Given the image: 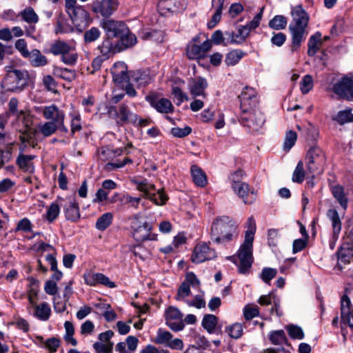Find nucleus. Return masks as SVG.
Listing matches in <instances>:
<instances>
[{"instance_id": "obj_58", "label": "nucleus", "mask_w": 353, "mask_h": 353, "mask_svg": "<svg viewBox=\"0 0 353 353\" xmlns=\"http://www.w3.org/2000/svg\"><path fill=\"white\" fill-rule=\"evenodd\" d=\"M121 43L125 48H129L134 46L137 43L136 36L128 31L124 32L123 34H121Z\"/></svg>"}, {"instance_id": "obj_44", "label": "nucleus", "mask_w": 353, "mask_h": 353, "mask_svg": "<svg viewBox=\"0 0 353 353\" xmlns=\"http://www.w3.org/2000/svg\"><path fill=\"white\" fill-rule=\"evenodd\" d=\"M72 30V28L67 23L64 16L60 13L57 19V25L55 28L56 34L68 33Z\"/></svg>"}, {"instance_id": "obj_49", "label": "nucleus", "mask_w": 353, "mask_h": 353, "mask_svg": "<svg viewBox=\"0 0 353 353\" xmlns=\"http://www.w3.org/2000/svg\"><path fill=\"white\" fill-rule=\"evenodd\" d=\"M70 49V46L64 41H57L50 46V52L54 56L61 55Z\"/></svg>"}, {"instance_id": "obj_50", "label": "nucleus", "mask_w": 353, "mask_h": 353, "mask_svg": "<svg viewBox=\"0 0 353 353\" xmlns=\"http://www.w3.org/2000/svg\"><path fill=\"white\" fill-rule=\"evenodd\" d=\"M340 125H343L345 123L353 122V114L351 110H345L339 111L337 114L333 118Z\"/></svg>"}, {"instance_id": "obj_47", "label": "nucleus", "mask_w": 353, "mask_h": 353, "mask_svg": "<svg viewBox=\"0 0 353 353\" xmlns=\"http://www.w3.org/2000/svg\"><path fill=\"white\" fill-rule=\"evenodd\" d=\"M305 171L302 161H299L293 172L292 181L294 183H302L304 181Z\"/></svg>"}, {"instance_id": "obj_64", "label": "nucleus", "mask_w": 353, "mask_h": 353, "mask_svg": "<svg viewBox=\"0 0 353 353\" xmlns=\"http://www.w3.org/2000/svg\"><path fill=\"white\" fill-rule=\"evenodd\" d=\"M172 94L176 100V105L179 106L184 101L188 100V97L179 87L174 86L172 88Z\"/></svg>"}, {"instance_id": "obj_14", "label": "nucleus", "mask_w": 353, "mask_h": 353, "mask_svg": "<svg viewBox=\"0 0 353 353\" xmlns=\"http://www.w3.org/2000/svg\"><path fill=\"white\" fill-rule=\"evenodd\" d=\"M216 256L215 250L210 248L207 243L201 242L194 247L191 259L193 263H201L205 261L212 260Z\"/></svg>"}, {"instance_id": "obj_6", "label": "nucleus", "mask_w": 353, "mask_h": 353, "mask_svg": "<svg viewBox=\"0 0 353 353\" xmlns=\"http://www.w3.org/2000/svg\"><path fill=\"white\" fill-rule=\"evenodd\" d=\"M239 121L250 132H258L264 125L265 117L259 110H243L240 114Z\"/></svg>"}, {"instance_id": "obj_10", "label": "nucleus", "mask_w": 353, "mask_h": 353, "mask_svg": "<svg viewBox=\"0 0 353 353\" xmlns=\"http://www.w3.org/2000/svg\"><path fill=\"white\" fill-rule=\"evenodd\" d=\"M343 243L338 250L339 259L341 262H349L353 256V218L350 219L345 228V236Z\"/></svg>"}, {"instance_id": "obj_57", "label": "nucleus", "mask_w": 353, "mask_h": 353, "mask_svg": "<svg viewBox=\"0 0 353 353\" xmlns=\"http://www.w3.org/2000/svg\"><path fill=\"white\" fill-rule=\"evenodd\" d=\"M60 208L57 203H52L46 212V219L50 222H53L59 216Z\"/></svg>"}, {"instance_id": "obj_5", "label": "nucleus", "mask_w": 353, "mask_h": 353, "mask_svg": "<svg viewBox=\"0 0 353 353\" xmlns=\"http://www.w3.org/2000/svg\"><path fill=\"white\" fill-rule=\"evenodd\" d=\"M107 114L119 125H123L126 123H134L137 121V114L132 112L125 103L120 104L118 109L113 105L109 106Z\"/></svg>"}, {"instance_id": "obj_28", "label": "nucleus", "mask_w": 353, "mask_h": 353, "mask_svg": "<svg viewBox=\"0 0 353 353\" xmlns=\"http://www.w3.org/2000/svg\"><path fill=\"white\" fill-rule=\"evenodd\" d=\"M25 59H28L30 65L34 68L43 67L48 63L47 57L38 49L30 51Z\"/></svg>"}, {"instance_id": "obj_45", "label": "nucleus", "mask_w": 353, "mask_h": 353, "mask_svg": "<svg viewBox=\"0 0 353 353\" xmlns=\"http://www.w3.org/2000/svg\"><path fill=\"white\" fill-rule=\"evenodd\" d=\"M269 339L274 345H283L287 342V337L283 330L272 331L269 334Z\"/></svg>"}, {"instance_id": "obj_3", "label": "nucleus", "mask_w": 353, "mask_h": 353, "mask_svg": "<svg viewBox=\"0 0 353 353\" xmlns=\"http://www.w3.org/2000/svg\"><path fill=\"white\" fill-rule=\"evenodd\" d=\"M28 71L8 66L1 86L6 92H20L28 85Z\"/></svg>"}, {"instance_id": "obj_36", "label": "nucleus", "mask_w": 353, "mask_h": 353, "mask_svg": "<svg viewBox=\"0 0 353 353\" xmlns=\"http://www.w3.org/2000/svg\"><path fill=\"white\" fill-rule=\"evenodd\" d=\"M21 19L28 24H35L39 21V16L32 7H27L19 13Z\"/></svg>"}, {"instance_id": "obj_25", "label": "nucleus", "mask_w": 353, "mask_h": 353, "mask_svg": "<svg viewBox=\"0 0 353 353\" xmlns=\"http://www.w3.org/2000/svg\"><path fill=\"white\" fill-rule=\"evenodd\" d=\"M207 80L201 77H198L194 79H191L189 82L188 88L191 96L193 98L201 96L206 97L205 90L208 88Z\"/></svg>"}, {"instance_id": "obj_2", "label": "nucleus", "mask_w": 353, "mask_h": 353, "mask_svg": "<svg viewBox=\"0 0 353 353\" xmlns=\"http://www.w3.org/2000/svg\"><path fill=\"white\" fill-rule=\"evenodd\" d=\"M292 21L289 26L292 35L291 50L296 51L305 39L308 32L307 27L309 22L307 13L301 6H296L292 11Z\"/></svg>"}, {"instance_id": "obj_4", "label": "nucleus", "mask_w": 353, "mask_h": 353, "mask_svg": "<svg viewBox=\"0 0 353 353\" xmlns=\"http://www.w3.org/2000/svg\"><path fill=\"white\" fill-rule=\"evenodd\" d=\"M327 159L325 152L318 146L310 148L305 156L306 172L308 174H321L323 172Z\"/></svg>"}, {"instance_id": "obj_9", "label": "nucleus", "mask_w": 353, "mask_h": 353, "mask_svg": "<svg viewBox=\"0 0 353 353\" xmlns=\"http://www.w3.org/2000/svg\"><path fill=\"white\" fill-rule=\"evenodd\" d=\"M135 183L137 189L142 192L145 198L150 199L157 205H163L168 199L163 189H159L156 192L155 185L148 183L146 180L136 181Z\"/></svg>"}, {"instance_id": "obj_8", "label": "nucleus", "mask_w": 353, "mask_h": 353, "mask_svg": "<svg viewBox=\"0 0 353 353\" xmlns=\"http://www.w3.org/2000/svg\"><path fill=\"white\" fill-rule=\"evenodd\" d=\"M252 246V240L244 239L238 251V257L240 261L238 270L240 274H248L250 272V269L254 261Z\"/></svg>"}, {"instance_id": "obj_40", "label": "nucleus", "mask_w": 353, "mask_h": 353, "mask_svg": "<svg viewBox=\"0 0 353 353\" xmlns=\"http://www.w3.org/2000/svg\"><path fill=\"white\" fill-rule=\"evenodd\" d=\"M58 130H60V126L54 124L53 122L46 121L39 125V132L45 137H50Z\"/></svg>"}, {"instance_id": "obj_51", "label": "nucleus", "mask_w": 353, "mask_h": 353, "mask_svg": "<svg viewBox=\"0 0 353 353\" xmlns=\"http://www.w3.org/2000/svg\"><path fill=\"white\" fill-rule=\"evenodd\" d=\"M289 336L292 339L301 340L304 338V332L303 329L296 325H288L285 327Z\"/></svg>"}, {"instance_id": "obj_1", "label": "nucleus", "mask_w": 353, "mask_h": 353, "mask_svg": "<svg viewBox=\"0 0 353 353\" xmlns=\"http://www.w3.org/2000/svg\"><path fill=\"white\" fill-rule=\"evenodd\" d=\"M210 235L215 243H227L238 236V225L228 216H218L212 223Z\"/></svg>"}, {"instance_id": "obj_11", "label": "nucleus", "mask_w": 353, "mask_h": 353, "mask_svg": "<svg viewBox=\"0 0 353 353\" xmlns=\"http://www.w3.org/2000/svg\"><path fill=\"white\" fill-rule=\"evenodd\" d=\"M332 91L339 98L353 101V75H345L339 79L333 85Z\"/></svg>"}, {"instance_id": "obj_7", "label": "nucleus", "mask_w": 353, "mask_h": 353, "mask_svg": "<svg viewBox=\"0 0 353 353\" xmlns=\"http://www.w3.org/2000/svg\"><path fill=\"white\" fill-rule=\"evenodd\" d=\"M132 230V236L137 242L145 241H155L157 234L151 232L152 226L147 221H141L135 216L130 223Z\"/></svg>"}, {"instance_id": "obj_26", "label": "nucleus", "mask_w": 353, "mask_h": 353, "mask_svg": "<svg viewBox=\"0 0 353 353\" xmlns=\"http://www.w3.org/2000/svg\"><path fill=\"white\" fill-rule=\"evenodd\" d=\"M63 211L67 220L76 221L80 218L79 203L73 197L68 199L63 205Z\"/></svg>"}, {"instance_id": "obj_20", "label": "nucleus", "mask_w": 353, "mask_h": 353, "mask_svg": "<svg viewBox=\"0 0 353 353\" xmlns=\"http://www.w3.org/2000/svg\"><path fill=\"white\" fill-rule=\"evenodd\" d=\"M341 315L342 324L353 328V309L347 294L343 295L341 299Z\"/></svg>"}, {"instance_id": "obj_33", "label": "nucleus", "mask_w": 353, "mask_h": 353, "mask_svg": "<svg viewBox=\"0 0 353 353\" xmlns=\"http://www.w3.org/2000/svg\"><path fill=\"white\" fill-rule=\"evenodd\" d=\"M321 44V33L317 32L314 34L312 35L309 39L307 43V54L310 57L314 56L319 50Z\"/></svg>"}, {"instance_id": "obj_55", "label": "nucleus", "mask_w": 353, "mask_h": 353, "mask_svg": "<svg viewBox=\"0 0 353 353\" xmlns=\"http://www.w3.org/2000/svg\"><path fill=\"white\" fill-rule=\"evenodd\" d=\"M190 287L188 286L186 283L182 282L178 288L176 299L185 303V301H188L185 298L190 296Z\"/></svg>"}, {"instance_id": "obj_53", "label": "nucleus", "mask_w": 353, "mask_h": 353, "mask_svg": "<svg viewBox=\"0 0 353 353\" xmlns=\"http://www.w3.org/2000/svg\"><path fill=\"white\" fill-rule=\"evenodd\" d=\"M276 274V269L272 268H264L260 274V278L266 284H270L271 280L274 279Z\"/></svg>"}, {"instance_id": "obj_12", "label": "nucleus", "mask_w": 353, "mask_h": 353, "mask_svg": "<svg viewBox=\"0 0 353 353\" xmlns=\"http://www.w3.org/2000/svg\"><path fill=\"white\" fill-rule=\"evenodd\" d=\"M42 114L46 119L49 120V122H53L54 124L59 125L61 132L65 133L68 132V129L64 123L65 113L56 105L52 104L43 107Z\"/></svg>"}, {"instance_id": "obj_46", "label": "nucleus", "mask_w": 353, "mask_h": 353, "mask_svg": "<svg viewBox=\"0 0 353 353\" xmlns=\"http://www.w3.org/2000/svg\"><path fill=\"white\" fill-rule=\"evenodd\" d=\"M54 74L68 81H72L76 77V72L74 70L65 68H55Z\"/></svg>"}, {"instance_id": "obj_59", "label": "nucleus", "mask_w": 353, "mask_h": 353, "mask_svg": "<svg viewBox=\"0 0 353 353\" xmlns=\"http://www.w3.org/2000/svg\"><path fill=\"white\" fill-rule=\"evenodd\" d=\"M259 315L257 305H247L243 308V316L246 321H250Z\"/></svg>"}, {"instance_id": "obj_38", "label": "nucleus", "mask_w": 353, "mask_h": 353, "mask_svg": "<svg viewBox=\"0 0 353 353\" xmlns=\"http://www.w3.org/2000/svg\"><path fill=\"white\" fill-rule=\"evenodd\" d=\"M35 309L34 316L41 321H47L50 315L51 310L47 303L33 307Z\"/></svg>"}, {"instance_id": "obj_32", "label": "nucleus", "mask_w": 353, "mask_h": 353, "mask_svg": "<svg viewBox=\"0 0 353 353\" xmlns=\"http://www.w3.org/2000/svg\"><path fill=\"white\" fill-rule=\"evenodd\" d=\"M327 215L332 222L333 229V238L338 239L339 234L341 230V221L338 212L336 210H329Z\"/></svg>"}, {"instance_id": "obj_35", "label": "nucleus", "mask_w": 353, "mask_h": 353, "mask_svg": "<svg viewBox=\"0 0 353 353\" xmlns=\"http://www.w3.org/2000/svg\"><path fill=\"white\" fill-rule=\"evenodd\" d=\"M191 174L194 183L199 187H204L207 184V177L202 170L196 165L191 167Z\"/></svg>"}, {"instance_id": "obj_23", "label": "nucleus", "mask_w": 353, "mask_h": 353, "mask_svg": "<svg viewBox=\"0 0 353 353\" xmlns=\"http://www.w3.org/2000/svg\"><path fill=\"white\" fill-rule=\"evenodd\" d=\"M232 188L235 194L243 200L245 204H252L256 201V195L254 190H250L248 183L243 182L241 183L235 184Z\"/></svg>"}, {"instance_id": "obj_63", "label": "nucleus", "mask_w": 353, "mask_h": 353, "mask_svg": "<svg viewBox=\"0 0 353 353\" xmlns=\"http://www.w3.org/2000/svg\"><path fill=\"white\" fill-rule=\"evenodd\" d=\"M211 43V44L213 43L215 45H223L225 46H227L225 44V42L227 41V37L223 34L221 30H217L215 32L212 33L211 35V39L209 40Z\"/></svg>"}, {"instance_id": "obj_39", "label": "nucleus", "mask_w": 353, "mask_h": 353, "mask_svg": "<svg viewBox=\"0 0 353 353\" xmlns=\"http://www.w3.org/2000/svg\"><path fill=\"white\" fill-rule=\"evenodd\" d=\"M218 323V318L214 314H205L202 320V326L209 333H214Z\"/></svg>"}, {"instance_id": "obj_30", "label": "nucleus", "mask_w": 353, "mask_h": 353, "mask_svg": "<svg viewBox=\"0 0 353 353\" xmlns=\"http://www.w3.org/2000/svg\"><path fill=\"white\" fill-rule=\"evenodd\" d=\"M332 194L335 199L339 202L343 210L347 207L348 199L345 193L344 188L340 185H332L330 188Z\"/></svg>"}, {"instance_id": "obj_18", "label": "nucleus", "mask_w": 353, "mask_h": 353, "mask_svg": "<svg viewBox=\"0 0 353 353\" xmlns=\"http://www.w3.org/2000/svg\"><path fill=\"white\" fill-rule=\"evenodd\" d=\"M239 97L241 112L255 109L256 107L258 98L255 90L252 88L245 87Z\"/></svg>"}, {"instance_id": "obj_15", "label": "nucleus", "mask_w": 353, "mask_h": 353, "mask_svg": "<svg viewBox=\"0 0 353 353\" xmlns=\"http://www.w3.org/2000/svg\"><path fill=\"white\" fill-rule=\"evenodd\" d=\"M72 23L79 32H82L90 23L91 19L83 6H79L68 12Z\"/></svg>"}, {"instance_id": "obj_54", "label": "nucleus", "mask_w": 353, "mask_h": 353, "mask_svg": "<svg viewBox=\"0 0 353 353\" xmlns=\"http://www.w3.org/2000/svg\"><path fill=\"white\" fill-rule=\"evenodd\" d=\"M226 331L231 338L238 339L243 335V325L241 323H235L228 327Z\"/></svg>"}, {"instance_id": "obj_56", "label": "nucleus", "mask_w": 353, "mask_h": 353, "mask_svg": "<svg viewBox=\"0 0 353 353\" xmlns=\"http://www.w3.org/2000/svg\"><path fill=\"white\" fill-rule=\"evenodd\" d=\"M297 139V134L296 132L293 130H289L285 137V141L283 143V149L286 151H289L293 145L295 144Z\"/></svg>"}, {"instance_id": "obj_42", "label": "nucleus", "mask_w": 353, "mask_h": 353, "mask_svg": "<svg viewBox=\"0 0 353 353\" xmlns=\"http://www.w3.org/2000/svg\"><path fill=\"white\" fill-rule=\"evenodd\" d=\"M287 24L288 19L283 15H276L268 23L269 27L276 30H284Z\"/></svg>"}, {"instance_id": "obj_13", "label": "nucleus", "mask_w": 353, "mask_h": 353, "mask_svg": "<svg viewBox=\"0 0 353 353\" xmlns=\"http://www.w3.org/2000/svg\"><path fill=\"white\" fill-rule=\"evenodd\" d=\"M156 344L164 345L172 350H181L183 348V341L180 339H172V334L162 328L157 330V335L153 340Z\"/></svg>"}, {"instance_id": "obj_43", "label": "nucleus", "mask_w": 353, "mask_h": 353, "mask_svg": "<svg viewBox=\"0 0 353 353\" xmlns=\"http://www.w3.org/2000/svg\"><path fill=\"white\" fill-rule=\"evenodd\" d=\"M101 35V30L97 27H92L85 31L83 34V41L85 44H90L96 41Z\"/></svg>"}, {"instance_id": "obj_61", "label": "nucleus", "mask_w": 353, "mask_h": 353, "mask_svg": "<svg viewBox=\"0 0 353 353\" xmlns=\"http://www.w3.org/2000/svg\"><path fill=\"white\" fill-rule=\"evenodd\" d=\"M113 345L112 342H108V343L95 342L93 344V348L96 353H112Z\"/></svg>"}, {"instance_id": "obj_29", "label": "nucleus", "mask_w": 353, "mask_h": 353, "mask_svg": "<svg viewBox=\"0 0 353 353\" xmlns=\"http://www.w3.org/2000/svg\"><path fill=\"white\" fill-rule=\"evenodd\" d=\"M130 79L137 87H145L152 81V77L149 70L134 71L131 74Z\"/></svg>"}, {"instance_id": "obj_31", "label": "nucleus", "mask_w": 353, "mask_h": 353, "mask_svg": "<svg viewBox=\"0 0 353 353\" xmlns=\"http://www.w3.org/2000/svg\"><path fill=\"white\" fill-rule=\"evenodd\" d=\"M34 157V155L19 154L17 159V164L24 172L32 173L34 170V167L32 162Z\"/></svg>"}, {"instance_id": "obj_22", "label": "nucleus", "mask_w": 353, "mask_h": 353, "mask_svg": "<svg viewBox=\"0 0 353 353\" xmlns=\"http://www.w3.org/2000/svg\"><path fill=\"white\" fill-rule=\"evenodd\" d=\"M85 283L90 286H95L98 284L112 288L116 285L109 278L101 273L88 272L83 274Z\"/></svg>"}, {"instance_id": "obj_60", "label": "nucleus", "mask_w": 353, "mask_h": 353, "mask_svg": "<svg viewBox=\"0 0 353 353\" xmlns=\"http://www.w3.org/2000/svg\"><path fill=\"white\" fill-rule=\"evenodd\" d=\"M313 88V79L310 74L305 75L300 83V89L303 94L308 93Z\"/></svg>"}, {"instance_id": "obj_41", "label": "nucleus", "mask_w": 353, "mask_h": 353, "mask_svg": "<svg viewBox=\"0 0 353 353\" xmlns=\"http://www.w3.org/2000/svg\"><path fill=\"white\" fill-rule=\"evenodd\" d=\"M113 215L111 212H106L99 216L96 222L95 227L97 230L103 231L112 223Z\"/></svg>"}, {"instance_id": "obj_27", "label": "nucleus", "mask_w": 353, "mask_h": 353, "mask_svg": "<svg viewBox=\"0 0 353 353\" xmlns=\"http://www.w3.org/2000/svg\"><path fill=\"white\" fill-rule=\"evenodd\" d=\"M111 73L113 81L117 84L128 82L130 79L127 65L122 62L116 63L111 70Z\"/></svg>"}, {"instance_id": "obj_62", "label": "nucleus", "mask_w": 353, "mask_h": 353, "mask_svg": "<svg viewBox=\"0 0 353 353\" xmlns=\"http://www.w3.org/2000/svg\"><path fill=\"white\" fill-rule=\"evenodd\" d=\"M188 286H192L193 288L197 289L201 291L200 289V281L194 272H189L185 274L184 281Z\"/></svg>"}, {"instance_id": "obj_24", "label": "nucleus", "mask_w": 353, "mask_h": 353, "mask_svg": "<svg viewBox=\"0 0 353 353\" xmlns=\"http://www.w3.org/2000/svg\"><path fill=\"white\" fill-rule=\"evenodd\" d=\"M212 48L209 40H206L201 45L190 44L187 46L186 54L190 59H196L205 57V54Z\"/></svg>"}, {"instance_id": "obj_17", "label": "nucleus", "mask_w": 353, "mask_h": 353, "mask_svg": "<svg viewBox=\"0 0 353 353\" xmlns=\"http://www.w3.org/2000/svg\"><path fill=\"white\" fill-rule=\"evenodd\" d=\"M101 25L107 37L110 39L120 37L124 32L128 31L126 24L123 21L106 19L103 20Z\"/></svg>"}, {"instance_id": "obj_52", "label": "nucleus", "mask_w": 353, "mask_h": 353, "mask_svg": "<svg viewBox=\"0 0 353 353\" xmlns=\"http://www.w3.org/2000/svg\"><path fill=\"white\" fill-rule=\"evenodd\" d=\"M61 59L65 64L73 65L77 61V54L74 52L72 48L70 46V49L61 55Z\"/></svg>"}, {"instance_id": "obj_21", "label": "nucleus", "mask_w": 353, "mask_h": 353, "mask_svg": "<svg viewBox=\"0 0 353 353\" xmlns=\"http://www.w3.org/2000/svg\"><path fill=\"white\" fill-rule=\"evenodd\" d=\"M146 100L158 112L168 114L174 112V106L168 99L158 98L155 96H148L146 97Z\"/></svg>"}, {"instance_id": "obj_16", "label": "nucleus", "mask_w": 353, "mask_h": 353, "mask_svg": "<svg viewBox=\"0 0 353 353\" xmlns=\"http://www.w3.org/2000/svg\"><path fill=\"white\" fill-rule=\"evenodd\" d=\"M165 323L174 332L181 331L185 327L183 314L178 308L173 306H170L165 311Z\"/></svg>"}, {"instance_id": "obj_37", "label": "nucleus", "mask_w": 353, "mask_h": 353, "mask_svg": "<svg viewBox=\"0 0 353 353\" xmlns=\"http://www.w3.org/2000/svg\"><path fill=\"white\" fill-rule=\"evenodd\" d=\"M245 55V52L239 49L229 52L225 57V63L227 65H234Z\"/></svg>"}, {"instance_id": "obj_48", "label": "nucleus", "mask_w": 353, "mask_h": 353, "mask_svg": "<svg viewBox=\"0 0 353 353\" xmlns=\"http://www.w3.org/2000/svg\"><path fill=\"white\" fill-rule=\"evenodd\" d=\"M64 327L65 330V334L64 335V340L68 343H70L73 346H76L77 345V340L73 337L74 334V328L72 322L65 321L64 323Z\"/></svg>"}, {"instance_id": "obj_34", "label": "nucleus", "mask_w": 353, "mask_h": 353, "mask_svg": "<svg viewBox=\"0 0 353 353\" xmlns=\"http://www.w3.org/2000/svg\"><path fill=\"white\" fill-rule=\"evenodd\" d=\"M97 49L100 52V56L109 59L112 55H113L115 52L114 45L113 44L111 39L107 37L105 38L101 44H100Z\"/></svg>"}, {"instance_id": "obj_19", "label": "nucleus", "mask_w": 353, "mask_h": 353, "mask_svg": "<svg viewBox=\"0 0 353 353\" xmlns=\"http://www.w3.org/2000/svg\"><path fill=\"white\" fill-rule=\"evenodd\" d=\"M118 2L117 0H101L97 1L92 3V10L96 14L102 17H110L117 8Z\"/></svg>"}]
</instances>
